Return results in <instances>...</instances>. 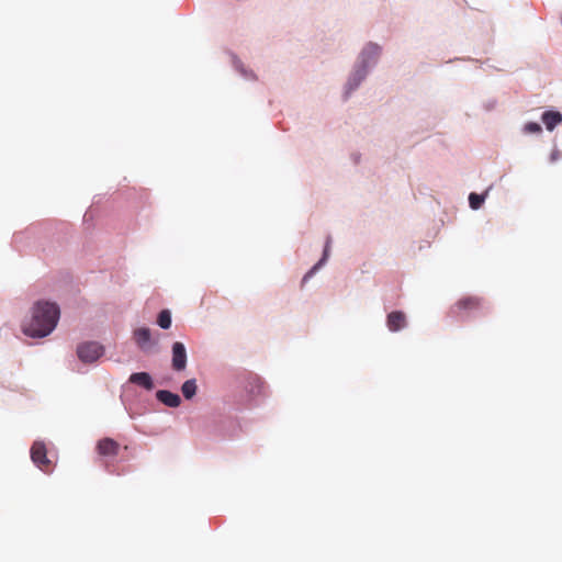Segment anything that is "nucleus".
Instances as JSON below:
<instances>
[{
  "label": "nucleus",
  "mask_w": 562,
  "mask_h": 562,
  "mask_svg": "<svg viewBox=\"0 0 562 562\" xmlns=\"http://www.w3.org/2000/svg\"><path fill=\"white\" fill-rule=\"evenodd\" d=\"M156 398L164 405L176 408L181 404V397L179 394L168 390H159L156 392Z\"/></svg>",
  "instance_id": "obj_12"
},
{
  "label": "nucleus",
  "mask_w": 562,
  "mask_h": 562,
  "mask_svg": "<svg viewBox=\"0 0 562 562\" xmlns=\"http://www.w3.org/2000/svg\"><path fill=\"white\" fill-rule=\"evenodd\" d=\"M157 324L162 329H168L171 326V313L169 310H162L157 317Z\"/></svg>",
  "instance_id": "obj_20"
},
{
  "label": "nucleus",
  "mask_w": 562,
  "mask_h": 562,
  "mask_svg": "<svg viewBox=\"0 0 562 562\" xmlns=\"http://www.w3.org/2000/svg\"><path fill=\"white\" fill-rule=\"evenodd\" d=\"M263 383L256 374H249L246 378L244 390L250 398H255L262 393Z\"/></svg>",
  "instance_id": "obj_10"
},
{
  "label": "nucleus",
  "mask_w": 562,
  "mask_h": 562,
  "mask_svg": "<svg viewBox=\"0 0 562 562\" xmlns=\"http://www.w3.org/2000/svg\"><path fill=\"white\" fill-rule=\"evenodd\" d=\"M487 196V192L483 193V194H477V193H470L469 195V204H470V207L472 210H479L482 204L484 203L485 199Z\"/></svg>",
  "instance_id": "obj_18"
},
{
  "label": "nucleus",
  "mask_w": 562,
  "mask_h": 562,
  "mask_svg": "<svg viewBox=\"0 0 562 562\" xmlns=\"http://www.w3.org/2000/svg\"><path fill=\"white\" fill-rule=\"evenodd\" d=\"M561 158V154L558 148H553V150L550 154L549 160L550 162H555Z\"/></svg>",
  "instance_id": "obj_23"
},
{
  "label": "nucleus",
  "mask_w": 562,
  "mask_h": 562,
  "mask_svg": "<svg viewBox=\"0 0 562 562\" xmlns=\"http://www.w3.org/2000/svg\"><path fill=\"white\" fill-rule=\"evenodd\" d=\"M188 363V353L186 346L180 341H175L171 346V367L175 371L186 370Z\"/></svg>",
  "instance_id": "obj_7"
},
{
  "label": "nucleus",
  "mask_w": 562,
  "mask_h": 562,
  "mask_svg": "<svg viewBox=\"0 0 562 562\" xmlns=\"http://www.w3.org/2000/svg\"><path fill=\"white\" fill-rule=\"evenodd\" d=\"M330 248H331V237L328 236L325 241L324 250L322 258L304 274L302 279V283L307 282L310 279H312L318 270H321L327 262L329 255H330Z\"/></svg>",
  "instance_id": "obj_8"
},
{
  "label": "nucleus",
  "mask_w": 562,
  "mask_h": 562,
  "mask_svg": "<svg viewBox=\"0 0 562 562\" xmlns=\"http://www.w3.org/2000/svg\"><path fill=\"white\" fill-rule=\"evenodd\" d=\"M31 460L42 471L47 472L50 468V460L47 458V449L42 440H36L31 447Z\"/></svg>",
  "instance_id": "obj_6"
},
{
  "label": "nucleus",
  "mask_w": 562,
  "mask_h": 562,
  "mask_svg": "<svg viewBox=\"0 0 562 562\" xmlns=\"http://www.w3.org/2000/svg\"><path fill=\"white\" fill-rule=\"evenodd\" d=\"M524 134H540L542 132V127L537 122H528L522 126Z\"/></svg>",
  "instance_id": "obj_21"
},
{
  "label": "nucleus",
  "mask_w": 562,
  "mask_h": 562,
  "mask_svg": "<svg viewBox=\"0 0 562 562\" xmlns=\"http://www.w3.org/2000/svg\"><path fill=\"white\" fill-rule=\"evenodd\" d=\"M407 325L406 316L401 311L391 312L386 317V326L390 331H400Z\"/></svg>",
  "instance_id": "obj_11"
},
{
  "label": "nucleus",
  "mask_w": 562,
  "mask_h": 562,
  "mask_svg": "<svg viewBox=\"0 0 562 562\" xmlns=\"http://www.w3.org/2000/svg\"><path fill=\"white\" fill-rule=\"evenodd\" d=\"M233 66L236 69V71L239 72V75L248 81H255L257 80V76L251 69H248L244 66V64L237 59L236 57L233 58Z\"/></svg>",
  "instance_id": "obj_16"
},
{
  "label": "nucleus",
  "mask_w": 562,
  "mask_h": 562,
  "mask_svg": "<svg viewBox=\"0 0 562 562\" xmlns=\"http://www.w3.org/2000/svg\"><path fill=\"white\" fill-rule=\"evenodd\" d=\"M212 434L222 439H235L241 432L240 423L233 418H223L213 426Z\"/></svg>",
  "instance_id": "obj_4"
},
{
  "label": "nucleus",
  "mask_w": 562,
  "mask_h": 562,
  "mask_svg": "<svg viewBox=\"0 0 562 562\" xmlns=\"http://www.w3.org/2000/svg\"><path fill=\"white\" fill-rule=\"evenodd\" d=\"M133 336H134L136 345L144 352H148L153 348L154 342L151 340V333H150L149 328H147V327L137 328L134 330Z\"/></svg>",
  "instance_id": "obj_9"
},
{
  "label": "nucleus",
  "mask_w": 562,
  "mask_h": 562,
  "mask_svg": "<svg viewBox=\"0 0 562 562\" xmlns=\"http://www.w3.org/2000/svg\"><path fill=\"white\" fill-rule=\"evenodd\" d=\"M128 382L137 384L147 391H151L155 387L154 380L148 372H135L128 378Z\"/></svg>",
  "instance_id": "obj_13"
},
{
  "label": "nucleus",
  "mask_w": 562,
  "mask_h": 562,
  "mask_svg": "<svg viewBox=\"0 0 562 562\" xmlns=\"http://www.w3.org/2000/svg\"><path fill=\"white\" fill-rule=\"evenodd\" d=\"M104 353V347L97 341H86L77 347V356L83 363H93Z\"/></svg>",
  "instance_id": "obj_5"
},
{
  "label": "nucleus",
  "mask_w": 562,
  "mask_h": 562,
  "mask_svg": "<svg viewBox=\"0 0 562 562\" xmlns=\"http://www.w3.org/2000/svg\"><path fill=\"white\" fill-rule=\"evenodd\" d=\"M541 121L546 128L552 132L560 123H562V114L559 111H544L541 115Z\"/></svg>",
  "instance_id": "obj_15"
},
{
  "label": "nucleus",
  "mask_w": 562,
  "mask_h": 562,
  "mask_svg": "<svg viewBox=\"0 0 562 562\" xmlns=\"http://www.w3.org/2000/svg\"><path fill=\"white\" fill-rule=\"evenodd\" d=\"M496 105H497V100L495 98H490L482 102V109L485 112H491V111L495 110Z\"/></svg>",
  "instance_id": "obj_22"
},
{
  "label": "nucleus",
  "mask_w": 562,
  "mask_h": 562,
  "mask_svg": "<svg viewBox=\"0 0 562 562\" xmlns=\"http://www.w3.org/2000/svg\"><path fill=\"white\" fill-rule=\"evenodd\" d=\"M119 443L111 439L104 438L98 442V452L104 457H114L117 454Z\"/></svg>",
  "instance_id": "obj_14"
},
{
  "label": "nucleus",
  "mask_w": 562,
  "mask_h": 562,
  "mask_svg": "<svg viewBox=\"0 0 562 562\" xmlns=\"http://www.w3.org/2000/svg\"><path fill=\"white\" fill-rule=\"evenodd\" d=\"M382 55L381 44L373 41L366 42L359 49L352 66L370 76L380 64Z\"/></svg>",
  "instance_id": "obj_2"
},
{
  "label": "nucleus",
  "mask_w": 562,
  "mask_h": 562,
  "mask_svg": "<svg viewBox=\"0 0 562 562\" xmlns=\"http://www.w3.org/2000/svg\"><path fill=\"white\" fill-rule=\"evenodd\" d=\"M480 306V300L477 297L462 299L457 303L458 310H472Z\"/></svg>",
  "instance_id": "obj_19"
},
{
  "label": "nucleus",
  "mask_w": 562,
  "mask_h": 562,
  "mask_svg": "<svg viewBox=\"0 0 562 562\" xmlns=\"http://www.w3.org/2000/svg\"><path fill=\"white\" fill-rule=\"evenodd\" d=\"M196 391L198 385L195 379L184 381L181 386V392L186 400H191L196 394Z\"/></svg>",
  "instance_id": "obj_17"
},
{
  "label": "nucleus",
  "mask_w": 562,
  "mask_h": 562,
  "mask_svg": "<svg viewBox=\"0 0 562 562\" xmlns=\"http://www.w3.org/2000/svg\"><path fill=\"white\" fill-rule=\"evenodd\" d=\"M369 75L351 66L341 87V99L348 101L368 79Z\"/></svg>",
  "instance_id": "obj_3"
},
{
  "label": "nucleus",
  "mask_w": 562,
  "mask_h": 562,
  "mask_svg": "<svg viewBox=\"0 0 562 562\" xmlns=\"http://www.w3.org/2000/svg\"><path fill=\"white\" fill-rule=\"evenodd\" d=\"M60 311L56 303L37 301L33 304L30 317L22 323V331L32 338H44L56 327Z\"/></svg>",
  "instance_id": "obj_1"
}]
</instances>
